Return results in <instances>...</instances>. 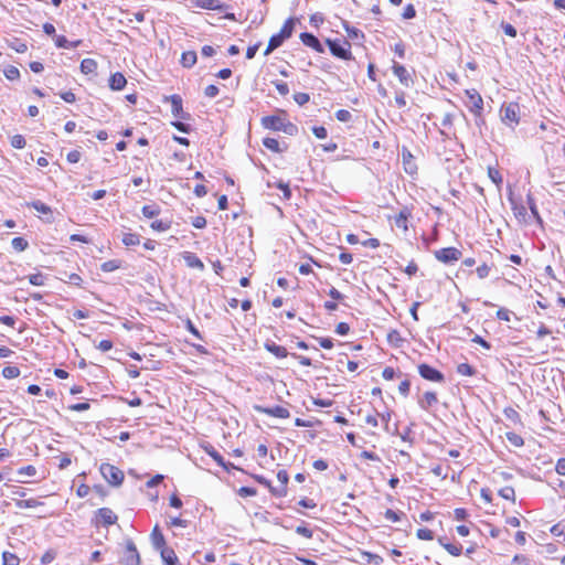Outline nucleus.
Segmentation results:
<instances>
[{"label":"nucleus","instance_id":"obj_21","mask_svg":"<svg viewBox=\"0 0 565 565\" xmlns=\"http://www.w3.org/2000/svg\"><path fill=\"white\" fill-rule=\"evenodd\" d=\"M97 62L94 58H84L81 62L79 68L81 72L85 75L96 74L97 72Z\"/></svg>","mask_w":565,"mask_h":565},{"label":"nucleus","instance_id":"obj_13","mask_svg":"<svg viewBox=\"0 0 565 565\" xmlns=\"http://www.w3.org/2000/svg\"><path fill=\"white\" fill-rule=\"evenodd\" d=\"M166 102H170L171 104V113L177 118H185V114L183 111L182 98L180 95H171L164 97Z\"/></svg>","mask_w":565,"mask_h":565},{"label":"nucleus","instance_id":"obj_23","mask_svg":"<svg viewBox=\"0 0 565 565\" xmlns=\"http://www.w3.org/2000/svg\"><path fill=\"white\" fill-rule=\"evenodd\" d=\"M198 56L195 51H185L181 54V64L183 67L190 68L196 63Z\"/></svg>","mask_w":565,"mask_h":565},{"label":"nucleus","instance_id":"obj_54","mask_svg":"<svg viewBox=\"0 0 565 565\" xmlns=\"http://www.w3.org/2000/svg\"><path fill=\"white\" fill-rule=\"evenodd\" d=\"M275 186L280 189V191H282V195H284V199L285 200H289L290 196H291V191L289 189V185L288 183H285L282 181H279L277 183H275Z\"/></svg>","mask_w":565,"mask_h":565},{"label":"nucleus","instance_id":"obj_15","mask_svg":"<svg viewBox=\"0 0 565 565\" xmlns=\"http://www.w3.org/2000/svg\"><path fill=\"white\" fill-rule=\"evenodd\" d=\"M300 40H301V42L306 46L315 50L317 53H322L323 52V47H322L320 41L312 33H308V32L301 33L300 34Z\"/></svg>","mask_w":565,"mask_h":565},{"label":"nucleus","instance_id":"obj_31","mask_svg":"<svg viewBox=\"0 0 565 565\" xmlns=\"http://www.w3.org/2000/svg\"><path fill=\"white\" fill-rule=\"evenodd\" d=\"M362 558L369 564L373 565H381L383 563V558L380 555L373 554L371 552H363Z\"/></svg>","mask_w":565,"mask_h":565},{"label":"nucleus","instance_id":"obj_62","mask_svg":"<svg viewBox=\"0 0 565 565\" xmlns=\"http://www.w3.org/2000/svg\"><path fill=\"white\" fill-rule=\"evenodd\" d=\"M218 92H220V90H218V87H217L216 85L211 84V85H209V86H206V87H205V89H204V95H205L206 97H209V98H213V97H215L216 95H218Z\"/></svg>","mask_w":565,"mask_h":565},{"label":"nucleus","instance_id":"obj_6","mask_svg":"<svg viewBox=\"0 0 565 565\" xmlns=\"http://www.w3.org/2000/svg\"><path fill=\"white\" fill-rule=\"evenodd\" d=\"M437 260L444 264H451L461 257V252L456 247H446L434 253Z\"/></svg>","mask_w":565,"mask_h":565},{"label":"nucleus","instance_id":"obj_41","mask_svg":"<svg viewBox=\"0 0 565 565\" xmlns=\"http://www.w3.org/2000/svg\"><path fill=\"white\" fill-rule=\"evenodd\" d=\"M264 146L275 153L285 152L288 149V143H264Z\"/></svg>","mask_w":565,"mask_h":565},{"label":"nucleus","instance_id":"obj_51","mask_svg":"<svg viewBox=\"0 0 565 565\" xmlns=\"http://www.w3.org/2000/svg\"><path fill=\"white\" fill-rule=\"evenodd\" d=\"M501 28L504 34L510 38H515L518 35L516 29L510 23L501 22Z\"/></svg>","mask_w":565,"mask_h":565},{"label":"nucleus","instance_id":"obj_24","mask_svg":"<svg viewBox=\"0 0 565 565\" xmlns=\"http://www.w3.org/2000/svg\"><path fill=\"white\" fill-rule=\"evenodd\" d=\"M294 29H295V21L292 18H289L287 19L280 31L278 32V34L284 39V40H287L289 39L291 35H292V32H294Z\"/></svg>","mask_w":565,"mask_h":565},{"label":"nucleus","instance_id":"obj_47","mask_svg":"<svg viewBox=\"0 0 565 565\" xmlns=\"http://www.w3.org/2000/svg\"><path fill=\"white\" fill-rule=\"evenodd\" d=\"M29 281L34 286H43L45 282V276L41 273L30 275Z\"/></svg>","mask_w":565,"mask_h":565},{"label":"nucleus","instance_id":"obj_46","mask_svg":"<svg viewBox=\"0 0 565 565\" xmlns=\"http://www.w3.org/2000/svg\"><path fill=\"white\" fill-rule=\"evenodd\" d=\"M507 438L515 447H521L524 445L523 438L515 433H508Z\"/></svg>","mask_w":565,"mask_h":565},{"label":"nucleus","instance_id":"obj_19","mask_svg":"<svg viewBox=\"0 0 565 565\" xmlns=\"http://www.w3.org/2000/svg\"><path fill=\"white\" fill-rule=\"evenodd\" d=\"M185 264L191 267V268H198L200 270H203L204 269V264L202 263V260L194 254V253H191V252H184L183 255H182Z\"/></svg>","mask_w":565,"mask_h":565},{"label":"nucleus","instance_id":"obj_48","mask_svg":"<svg viewBox=\"0 0 565 565\" xmlns=\"http://www.w3.org/2000/svg\"><path fill=\"white\" fill-rule=\"evenodd\" d=\"M56 557V552L53 550L46 551L42 557H41V564L42 565H49L51 564Z\"/></svg>","mask_w":565,"mask_h":565},{"label":"nucleus","instance_id":"obj_58","mask_svg":"<svg viewBox=\"0 0 565 565\" xmlns=\"http://www.w3.org/2000/svg\"><path fill=\"white\" fill-rule=\"evenodd\" d=\"M185 328H186V330H188L189 332H191L195 338H198V339H200V340H202V339H203L202 334L200 333V331L196 329V327L193 324V322H192L190 319H188V320L185 321Z\"/></svg>","mask_w":565,"mask_h":565},{"label":"nucleus","instance_id":"obj_35","mask_svg":"<svg viewBox=\"0 0 565 565\" xmlns=\"http://www.w3.org/2000/svg\"><path fill=\"white\" fill-rule=\"evenodd\" d=\"M457 373L465 376H472L476 374V369L468 363H460L457 366Z\"/></svg>","mask_w":565,"mask_h":565},{"label":"nucleus","instance_id":"obj_45","mask_svg":"<svg viewBox=\"0 0 565 565\" xmlns=\"http://www.w3.org/2000/svg\"><path fill=\"white\" fill-rule=\"evenodd\" d=\"M416 535L419 540L430 541L434 539L433 531L427 527L418 529Z\"/></svg>","mask_w":565,"mask_h":565},{"label":"nucleus","instance_id":"obj_57","mask_svg":"<svg viewBox=\"0 0 565 565\" xmlns=\"http://www.w3.org/2000/svg\"><path fill=\"white\" fill-rule=\"evenodd\" d=\"M401 515H403V513H397L391 509H387L384 513L385 519L391 522H398L401 520Z\"/></svg>","mask_w":565,"mask_h":565},{"label":"nucleus","instance_id":"obj_22","mask_svg":"<svg viewBox=\"0 0 565 565\" xmlns=\"http://www.w3.org/2000/svg\"><path fill=\"white\" fill-rule=\"evenodd\" d=\"M82 44V40L70 42L64 35H55V45L60 49H75Z\"/></svg>","mask_w":565,"mask_h":565},{"label":"nucleus","instance_id":"obj_64","mask_svg":"<svg viewBox=\"0 0 565 565\" xmlns=\"http://www.w3.org/2000/svg\"><path fill=\"white\" fill-rule=\"evenodd\" d=\"M512 563L513 565H529V558L524 555H515Z\"/></svg>","mask_w":565,"mask_h":565},{"label":"nucleus","instance_id":"obj_25","mask_svg":"<svg viewBox=\"0 0 565 565\" xmlns=\"http://www.w3.org/2000/svg\"><path fill=\"white\" fill-rule=\"evenodd\" d=\"M284 39L277 33L270 36L267 47L264 52L265 55L270 54L274 50L279 47L284 43Z\"/></svg>","mask_w":565,"mask_h":565},{"label":"nucleus","instance_id":"obj_3","mask_svg":"<svg viewBox=\"0 0 565 565\" xmlns=\"http://www.w3.org/2000/svg\"><path fill=\"white\" fill-rule=\"evenodd\" d=\"M99 470H100V473L104 477V479L110 486L118 487L122 483L125 476H124V472L119 468H117L110 463H102Z\"/></svg>","mask_w":565,"mask_h":565},{"label":"nucleus","instance_id":"obj_5","mask_svg":"<svg viewBox=\"0 0 565 565\" xmlns=\"http://www.w3.org/2000/svg\"><path fill=\"white\" fill-rule=\"evenodd\" d=\"M502 120L509 126L518 125L520 121V105L515 102L503 105Z\"/></svg>","mask_w":565,"mask_h":565},{"label":"nucleus","instance_id":"obj_16","mask_svg":"<svg viewBox=\"0 0 565 565\" xmlns=\"http://www.w3.org/2000/svg\"><path fill=\"white\" fill-rule=\"evenodd\" d=\"M150 540H151V544L153 546V548L156 551H161L163 550L164 547H167L166 545V539L162 534V532L160 531V527L159 525H156L150 534Z\"/></svg>","mask_w":565,"mask_h":565},{"label":"nucleus","instance_id":"obj_56","mask_svg":"<svg viewBox=\"0 0 565 565\" xmlns=\"http://www.w3.org/2000/svg\"><path fill=\"white\" fill-rule=\"evenodd\" d=\"M512 205L515 216L519 218H525L527 215L526 207L523 205H518L514 202H512Z\"/></svg>","mask_w":565,"mask_h":565},{"label":"nucleus","instance_id":"obj_33","mask_svg":"<svg viewBox=\"0 0 565 565\" xmlns=\"http://www.w3.org/2000/svg\"><path fill=\"white\" fill-rule=\"evenodd\" d=\"M171 222L163 220H156L150 224V227L157 232H166L170 228Z\"/></svg>","mask_w":565,"mask_h":565},{"label":"nucleus","instance_id":"obj_34","mask_svg":"<svg viewBox=\"0 0 565 565\" xmlns=\"http://www.w3.org/2000/svg\"><path fill=\"white\" fill-rule=\"evenodd\" d=\"M11 245L17 252H23L28 248L29 243L25 238L19 236L12 239Z\"/></svg>","mask_w":565,"mask_h":565},{"label":"nucleus","instance_id":"obj_12","mask_svg":"<svg viewBox=\"0 0 565 565\" xmlns=\"http://www.w3.org/2000/svg\"><path fill=\"white\" fill-rule=\"evenodd\" d=\"M255 409L258 413L266 414L271 417L277 418H288L290 416L289 411L282 406H274V407H264V406H255Z\"/></svg>","mask_w":565,"mask_h":565},{"label":"nucleus","instance_id":"obj_61","mask_svg":"<svg viewBox=\"0 0 565 565\" xmlns=\"http://www.w3.org/2000/svg\"><path fill=\"white\" fill-rule=\"evenodd\" d=\"M238 494L241 497H254L257 494V490L255 488H250V487H242L238 490Z\"/></svg>","mask_w":565,"mask_h":565},{"label":"nucleus","instance_id":"obj_39","mask_svg":"<svg viewBox=\"0 0 565 565\" xmlns=\"http://www.w3.org/2000/svg\"><path fill=\"white\" fill-rule=\"evenodd\" d=\"M3 74L9 81H17L20 78V71L18 67L12 65L6 67Z\"/></svg>","mask_w":565,"mask_h":565},{"label":"nucleus","instance_id":"obj_17","mask_svg":"<svg viewBox=\"0 0 565 565\" xmlns=\"http://www.w3.org/2000/svg\"><path fill=\"white\" fill-rule=\"evenodd\" d=\"M127 85V79L121 72H116L110 75L109 87L113 90H121Z\"/></svg>","mask_w":565,"mask_h":565},{"label":"nucleus","instance_id":"obj_26","mask_svg":"<svg viewBox=\"0 0 565 565\" xmlns=\"http://www.w3.org/2000/svg\"><path fill=\"white\" fill-rule=\"evenodd\" d=\"M438 402L437 395L435 392H426L424 394V402H419V405L423 409H427Z\"/></svg>","mask_w":565,"mask_h":565},{"label":"nucleus","instance_id":"obj_38","mask_svg":"<svg viewBox=\"0 0 565 565\" xmlns=\"http://www.w3.org/2000/svg\"><path fill=\"white\" fill-rule=\"evenodd\" d=\"M2 559H3L2 565H19V563H20L19 557L11 552H3Z\"/></svg>","mask_w":565,"mask_h":565},{"label":"nucleus","instance_id":"obj_44","mask_svg":"<svg viewBox=\"0 0 565 565\" xmlns=\"http://www.w3.org/2000/svg\"><path fill=\"white\" fill-rule=\"evenodd\" d=\"M294 100L299 105L303 106L310 100L308 93L298 92L294 94Z\"/></svg>","mask_w":565,"mask_h":565},{"label":"nucleus","instance_id":"obj_32","mask_svg":"<svg viewBox=\"0 0 565 565\" xmlns=\"http://www.w3.org/2000/svg\"><path fill=\"white\" fill-rule=\"evenodd\" d=\"M122 243L126 246H136L140 243V236L135 233H126L122 237Z\"/></svg>","mask_w":565,"mask_h":565},{"label":"nucleus","instance_id":"obj_50","mask_svg":"<svg viewBox=\"0 0 565 565\" xmlns=\"http://www.w3.org/2000/svg\"><path fill=\"white\" fill-rule=\"evenodd\" d=\"M527 205H529V209L531 210V213L532 215L537 220V221H541V217H540V214H539V211H537V207H536V204H535V200L532 198L531 194H527Z\"/></svg>","mask_w":565,"mask_h":565},{"label":"nucleus","instance_id":"obj_27","mask_svg":"<svg viewBox=\"0 0 565 565\" xmlns=\"http://www.w3.org/2000/svg\"><path fill=\"white\" fill-rule=\"evenodd\" d=\"M43 503L36 499L17 500L15 507L19 509H32L42 505Z\"/></svg>","mask_w":565,"mask_h":565},{"label":"nucleus","instance_id":"obj_59","mask_svg":"<svg viewBox=\"0 0 565 565\" xmlns=\"http://www.w3.org/2000/svg\"><path fill=\"white\" fill-rule=\"evenodd\" d=\"M476 271H477L478 277L480 279H483L489 276L490 267L486 263H483L482 265L477 267Z\"/></svg>","mask_w":565,"mask_h":565},{"label":"nucleus","instance_id":"obj_8","mask_svg":"<svg viewBox=\"0 0 565 565\" xmlns=\"http://www.w3.org/2000/svg\"><path fill=\"white\" fill-rule=\"evenodd\" d=\"M392 71L402 85L409 87L413 84V77L404 65L393 62Z\"/></svg>","mask_w":565,"mask_h":565},{"label":"nucleus","instance_id":"obj_53","mask_svg":"<svg viewBox=\"0 0 565 565\" xmlns=\"http://www.w3.org/2000/svg\"><path fill=\"white\" fill-rule=\"evenodd\" d=\"M407 217L408 214L405 211H401L399 214L395 217L396 226L407 228Z\"/></svg>","mask_w":565,"mask_h":565},{"label":"nucleus","instance_id":"obj_63","mask_svg":"<svg viewBox=\"0 0 565 565\" xmlns=\"http://www.w3.org/2000/svg\"><path fill=\"white\" fill-rule=\"evenodd\" d=\"M312 132L318 139H326L328 136L327 129L323 126L313 127Z\"/></svg>","mask_w":565,"mask_h":565},{"label":"nucleus","instance_id":"obj_14","mask_svg":"<svg viewBox=\"0 0 565 565\" xmlns=\"http://www.w3.org/2000/svg\"><path fill=\"white\" fill-rule=\"evenodd\" d=\"M192 3L196 8L212 11H223L226 8L220 0H192Z\"/></svg>","mask_w":565,"mask_h":565},{"label":"nucleus","instance_id":"obj_11","mask_svg":"<svg viewBox=\"0 0 565 565\" xmlns=\"http://www.w3.org/2000/svg\"><path fill=\"white\" fill-rule=\"evenodd\" d=\"M402 160H403V167L404 171L409 174L414 175L417 173V164L415 162V158L413 153L406 148H402Z\"/></svg>","mask_w":565,"mask_h":565},{"label":"nucleus","instance_id":"obj_29","mask_svg":"<svg viewBox=\"0 0 565 565\" xmlns=\"http://www.w3.org/2000/svg\"><path fill=\"white\" fill-rule=\"evenodd\" d=\"M142 214L147 218H152L160 214V207L157 204H149L142 206Z\"/></svg>","mask_w":565,"mask_h":565},{"label":"nucleus","instance_id":"obj_30","mask_svg":"<svg viewBox=\"0 0 565 565\" xmlns=\"http://www.w3.org/2000/svg\"><path fill=\"white\" fill-rule=\"evenodd\" d=\"M205 450H206V454H207L211 458H213V460H214L218 466H221V467H225V460H224V458L222 457V455H221L217 450H215V448H214V447L209 446V447H206V448H205Z\"/></svg>","mask_w":565,"mask_h":565},{"label":"nucleus","instance_id":"obj_7","mask_svg":"<svg viewBox=\"0 0 565 565\" xmlns=\"http://www.w3.org/2000/svg\"><path fill=\"white\" fill-rule=\"evenodd\" d=\"M418 373L423 379L431 382H443L445 379L444 374L440 371L426 363H422L418 365Z\"/></svg>","mask_w":565,"mask_h":565},{"label":"nucleus","instance_id":"obj_49","mask_svg":"<svg viewBox=\"0 0 565 565\" xmlns=\"http://www.w3.org/2000/svg\"><path fill=\"white\" fill-rule=\"evenodd\" d=\"M102 270L105 273H110L119 268V263L117 260H108L102 264Z\"/></svg>","mask_w":565,"mask_h":565},{"label":"nucleus","instance_id":"obj_10","mask_svg":"<svg viewBox=\"0 0 565 565\" xmlns=\"http://www.w3.org/2000/svg\"><path fill=\"white\" fill-rule=\"evenodd\" d=\"M277 479L281 483L280 487H270V493L274 497L282 498L287 494V483L289 480L288 472L286 470H279L277 472Z\"/></svg>","mask_w":565,"mask_h":565},{"label":"nucleus","instance_id":"obj_52","mask_svg":"<svg viewBox=\"0 0 565 565\" xmlns=\"http://www.w3.org/2000/svg\"><path fill=\"white\" fill-rule=\"evenodd\" d=\"M335 118L339 120V121H343V122H347V121H350L351 118H352V115L349 110L347 109H339L335 111Z\"/></svg>","mask_w":565,"mask_h":565},{"label":"nucleus","instance_id":"obj_4","mask_svg":"<svg viewBox=\"0 0 565 565\" xmlns=\"http://www.w3.org/2000/svg\"><path fill=\"white\" fill-rule=\"evenodd\" d=\"M141 558L137 550L136 544L131 539L125 541V550L120 557V564L122 565H140Z\"/></svg>","mask_w":565,"mask_h":565},{"label":"nucleus","instance_id":"obj_28","mask_svg":"<svg viewBox=\"0 0 565 565\" xmlns=\"http://www.w3.org/2000/svg\"><path fill=\"white\" fill-rule=\"evenodd\" d=\"M263 124L267 128L279 130L281 126V120L277 116H268L263 119Z\"/></svg>","mask_w":565,"mask_h":565},{"label":"nucleus","instance_id":"obj_60","mask_svg":"<svg viewBox=\"0 0 565 565\" xmlns=\"http://www.w3.org/2000/svg\"><path fill=\"white\" fill-rule=\"evenodd\" d=\"M296 533L301 535V536H305L307 539H311L312 535H313L312 531L309 527L305 526V525L297 526L296 527Z\"/></svg>","mask_w":565,"mask_h":565},{"label":"nucleus","instance_id":"obj_2","mask_svg":"<svg viewBox=\"0 0 565 565\" xmlns=\"http://www.w3.org/2000/svg\"><path fill=\"white\" fill-rule=\"evenodd\" d=\"M465 106L476 117H481L483 113V99L476 88L465 90Z\"/></svg>","mask_w":565,"mask_h":565},{"label":"nucleus","instance_id":"obj_36","mask_svg":"<svg viewBox=\"0 0 565 565\" xmlns=\"http://www.w3.org/2000/svg\"><path fill=\"white\" fill-rule=\"evenodd\" d=\"M19 375H20V370L17 366L9 365L2 370V376L4 379L11 380V379L18 377Z\"/></svg>","mask_w":565,"mask_h":565},{"label":"nucleus","instance_id":"obj_40","mask_svg":"<svg viewBox=\"0 0 565 565\" xmlns=\"http://www.w3.org/2000/svg\"><path fill=\"white\" fill-rule=\"evenodd\" d=\"M499 495L505 500L515 501V491L512 487H504L499 490Z\"/></svg>","mask_w":565,"mask_h":565},{"label":"nucleus","instance_id":"obj_55","mask_svg":"<svg viewBox=\"0 0 565 565\" xmlns=\"http://www.w3.org/2000/svg\"><path fill=\"white\" fill-rule=\"evenodd\" d=\"M415 15H416L415 7L412 3L407 4L403 10L402 17L406 20H409V19L415 18Z\"/></svg>","mask_w":565,"mask_h":565},{"label":"nucleus","instance_id":"obj_43","mask_svg":"<svg viewBox=\"0 0 565 565\" xmlns=\"http://www.w3.org/2000/svg\"><path fill=\"white\" fill-rule=\"evenodd\" d=\"M443 547L452 556H459L462 552L461 545H455L451 543L443 544Z\"/></svg>","mask_w":565,"mask_h":565},{"label":"nucleus","instance_id":"obj_18","mask_svg":"<svg viewBox=\"0 0 565 565\" xmlns=\"http://www.w3.org/2000/svg\"><path fill=\"white\" fill-rule=\"evenodd\" d=\"M160 555L164 565H180L173 548L167 546L160 551Z\"/></svg>","mask_w":565,"mask_h":565},{"label":"nucleus","instance_id":"obj_42","mask_svg":"<svg viewBox=\"0 0 565 565\" xmlns=\"http://www.w3.org/2000/svg\"><path fill=\"white\" fill-rule=\"evenodd\" d=\"M35 211L40 212V213H43V214H49L51 213V207L49 205H46L45 203L41 202V201H33L31 204H30Z\"/></svg>","mask_w":565,"mask_h":565},{"label":"nucleus","instance_id":"obj_9","mask_svg":"<svg viewBox=\"0 0 565 565\" xmlns=\"http://www.w3.org/2000/svg\"><path fill=\"white\" fill-rule=\"evenodd\" d=\"M96 523L104 526L113 525L117 522V515L109 508H100L97 510Z\"/></svg>","mask_w":565,"mask_h":565},{"label":"nucleus","instance_id":"obj_37","mask_svg":"<svg viewBox=\"0 0 565 565\" xmlns=\"http://www.w3.org/2000/svg\"><path fill=\"white\" fill-rule=\"evenodd\" d=\"M488 177L491 179L493 183H495L498 186L502 183V175L499 172L498 169L494 167L489 166L488 167Z\"/></svg>","mask_w":565,"mask_h":565},{"label":"nucleus","instance_id":"obj_1","mask_svg":"<svg viewBox=\"0 0 565 565\" xmlns=\"http://www.w3.org/2000/svg\"><path fill=\"white\" fill-rule=\"evenodd\" d=\"M326 44L328 45L331 54L343 61L353 60L351 43L345 39H327Z\"/></svg>","mask_w":565,"mask_h":565},{"label":"nucleus","instance_id":"obj_20","mask_svg":"<svg viewBox=\"0 0 565 565\" xmlns=\"http://www.w3.org/2000/svg\"><path fill=\"white\" fill-rule=\"evenodd\" d=\"M264 347L268 352L274 354L276 358L284 359L288 355V351L285 347L278 345L273 341H267Z\"/></svg>","mask_w":565,"mask_h":565}]
</instances>
